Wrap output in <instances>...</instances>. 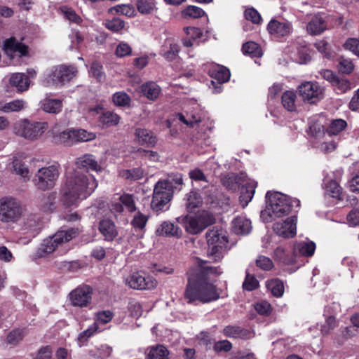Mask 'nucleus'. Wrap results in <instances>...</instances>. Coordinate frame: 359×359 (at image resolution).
Segmentation results:
<instances>
[{"mask_svg":"<svg viewBox=\"0 0 359 359\" xmlns=\"http://www.w3.org/2000/svg\"><path fill=\"white\" fill-rule=\"evenodd\" d=\"M327 15L325 13H317L310 15L306 25L307 32L312 36L321 34L327 28Z\"/></svg>","mask_w":359,"mask_h":359,"instance_id":"nucleus-14","label":"nucleus"},{"mask_svg":"<svg viewBox=\"0 0 359 359\" xmlns=\"http://www.w3.org/2000/svg\"><path fill=\"white\" fill-rule=\"evenodd\" d=\"M266 286L268 290L276 297H280L284 293L283 282L275 278L266 281Z\"/></svg>","mask_w":359,"mask_h":359,"instance_id":"nucleus-33","label":"nucleus"},{"mask_svg":"<svg viewBox=\"0 0 359 359\" xmlns=\"http://www.w3.org/2000/svg\"><path fill=\"white\" fill-rule=\"evenodd\" d=\"M25 101L22 100H15L12 102L6 103L1 108V110L5 113H10L14 111H20L24 109Z\"/></svg>","mask_w":359,"mask_h":359,"instance_id":"nucleus-49","label":"nucleus"},{"mask_svg":"<svg viewBox=\"0 0 359 359\" xmlns=\"http://www.w3.org/2000/svg\"><path fill=\"white\" fill-rule=\"evenodd\" d=\"M185 228L187 231L191 234H197L204 229L197 216L190 217L186 223Z\"/></svg>","mask_w":359,"mask_h":359,"instance_id":"nucleus-46","label":"nucleus"},{"mask_svg":"<svg viewBox=\"0 0 359 359\" xmlns=\"http://www.w3.org/2000/svg\"><path fill=\"white\" fill-rule=\"evenodd\" d=\"M78 71L76 67L59 65L54 67L46 79V85L62 86L74 79Z\"/></svg>","mask_w":359,"mask_h":359,"instance_id":"nucleus-11","label":"nucleus"},{"mask_svg":"<svg viewBox=\"0 0 359 359\" xmlns=\"http://www.w3.org/2000/svg\"><path fill=\"white\" fill-rule=\"evenodd\" d=\"M111 13H120L128 17H133L135 15V10L133 6L130 4H121L111 7L109 9Z\"/></svg>","mask_w":359,"mask_h":359,"instance_id":"nucleus-45","label":"nucleus"},{"mask_svg":"<svg viewBox=\"0 0 359 359\" xmlns=\"http://www.w3.org/2000/svg\"><path fill=\"white\" fill-rule=\"evenodd\" d=\"M182 184V175L180 173L170 176L168 180L158 181L154 189L151 202V209L156 212L168 210L169 203L173 197L174 189L180 190Z\"/></svg>","mask_w":359,"mask_h":359,"instance_id":"nucleus-3","label":"nucleus"},{"mask_svg":"<svg viewBox=\"0 0 359 359\" xmlns=\"http://www.w3.org/2000/svg\"><path fill=\"white\" fill-rule=\"evenodd\" d=\"M97 185L93 175L77 169L67 170L61 189L60 201L66 207L77 206L94 192Z\"/></svg>","mask_w":359,"mask_h":359,"instance_id":"nucleus-1","label":"nucleus"},{"mask_svg":"<svg viewBox=\"0 0 359 359\" xmlns=\"http://www.w3.org/2000/svg\"><path fill=\"white\" fill-rule=\"evenodd\" d=\"M119 175L128 180L135 181L140 180L144 176V170L141 168H135L128 170H121Z\"/></svg>","mask_w":359,"mask_h":359,"instance_id":"nucleus-37","label":"nucleus"},{"mask_svg":"<svg viewBox=\"0 0 359 359\" xmlns=\"http://www.w3.org/2000/svg\"><path fill=\"white\" fill-rule=\"evenodd\" d=\"M60 11L63 14L64 18L69 21L76 24H79L81 22V18L76 13L73 8L63 6L60 8Z\"/></svg>","mask_w":359,"mask_h":359,"instance_id":"nucleus-50","label":"nucleus"},{"mask_svg":"<svg viewBox=\"0 0 359 359\" xmlns=\"http://www.w3.org/2000/svg\"><path fill=\"white\" fill-rule=\"evenodd\" d=\"M74 164L79 170H84L88 174L89 170L97 172L102 170V165L97 162L96 158L90 154H86L76 158Z\"/></svg>","mask_w":359,"mask_h":359,"instance_id":"nucleus-18","label":"nucleus"},{"mask_svg":"<svg viewBox=\"0 0 359 359\" xmlns=\"http://www.w3.org/2000/svg\"><path fill=\"white\" fill-rule=\"evenodd\" d=\"M10 83L15 87L18 92H24L29 89L30 80L24 73H14L10 78Z\"/></svg>","mask_w":359,"mask_h":359,"instance_id":"nucleus-24","label":"nucleus"},{"mask_svg":"<svg viewBox=\"0 0 359 359\" xmlns=\"http://www.w3.org/2000/svg\"><path fill=\"white\" fill-rule=\"evenodd\" d=\"M347 126L346 121L343 119L332 120L330 126L326 128L325 132L329 135H336L344 130Z\"/></svg>","mask_w":359,"mask_h":359,"instance_id":"nucleus-40","label":"nucleus"},{"mask_svg":"<svg viewBox=\"0 0 359 359\" xmlns=\"http://www.w3.org/2000/svg\"><path fill=\"white\" fill-rule=\"evenodd\" d=\"M116 55L118 57H123L130 55L132 53V48L126 42H121L116 48Z\"/></svg>","mask_w":359,"mask_h":359,"instance_id":"nucleus-61","label":"nucleus"},{"mask_svg":"<svg viewBox=\"0 0 359 359\" xmlns=\"http://www.w3.org/2000/svg\"><path fill=\"white\" fill-rule=\"evenodd\" d=\"M302 100L313 104L323 99V89L317 82L306 81L298 87Z\"/></svg>","mask_w":359,"mask_h":359,"instance_id":"nucleus-12","label":"nucleus"},{"mask_svg":"<svg viewBox=\"0 0 359 359\" xmlns=\"http://www.w3.org/2000/svg\"><path fill=\"white\" fill-rule=\"evenodd\" d=\"M259 287V281L256 279L255 276L250 274L246 271V276L244 282L243 283V288L245 290L252 291Z\"/></svg>","mask_w":359,"mask_h":359,"instance_id":"nucleus-53","label":"nucleus"},{"mask_svg":"<svg viewBox=\"0 0 359 359\" xmlns=\"http://www.w3.org/2000/svg\"><path fill=\"white\" fill-rule=\"evenodd\" d=\"M257 187L256 182H249L241 189L240 201L246 205L252 198Z\"/></svg>","mask_w":359,"mask_h":359,"instance_id":"nucleus-32","label":"nucleus"},{"mask_svg":"<svg viewBox=\"0 0 359 359\" xmlns=\"http://www.w3.org/2000/svg\"><path fill=\"white\" fill-rule=\"evenodd\" d=\"M296 94L293 91L287 90L281 96L283 106L288 111H294L296 110Z\"/></svg>","mask_w":359,"mask_h":359,"instance_id":"nucleus-35","label":"nucleus"},{"mask_svg":"<svg viewBox=\"0 0 359 359\" xmlns=\"http://www.w3.org/2000/svg\"><path fill=\"white\" fill-rule=\"evenodd\" d=\"M169 351L163 345L152 346L149 348L146 359H169Z\"/></svg>","mask_w":359,"mask_h":359,"instance_id":"nucleus-34","label":"nucleus"},{"mask_svg":"<svg viewBox=\"0 0 359 359\" xmlns=\"http://www.w3.org/2000/svg\"><path fill=\"white\" fill-rule=\"evenodd\" d=\"M244 15L246 20H250L254 24H258L262 20L260 14L253 8L246 9Z\"/></svg>","mask_w":359,"mask_h":359,"instance_id":"nucleus-64","label":"nucleus"},{"mask_svg":"<svg viewBox=\"0 0 359 359\" xmlns=\"http://www.w3.org/2000/svg\"><path fill=\"white\" fill-rule=\"evenodd\" d=\"M46 122H30L24 119L17 122L14 126V133L29 140L39 139L47 129Z\"/></svg>","mask_w":359,"mask_h":359,"instance_id":"nucleus-8","label":"nucleus"},{"mask_svg":"<svg viewBox=\"0 0 359 359\" xmlns=\"http://www.w3.org/2000/svg\"><path fill=\"white\" fill-rule=\"evenodd\" d=\"M4 48L9 57H13L14 55L20 57L25 55L27 53L28 47L15 37H11L4 41Z\"/></svg>","mask_w":359,"mask_h":359,"instance_id":"nucleus-19","label":"nucleus"},{"mask_svg":"<svg viewBox=\"0 0 359 359\" xmlns=\"http://www.w3.org/2000/svg\"><path fill=\"white\" fill-rule=\"evenodd\" d=\"M184 206L187 211L193 212L202 204V197L199 192L193 189L187 194L184 198Z\"/></svg>","mask_w":359,"mask_h":359,"instance_id":"nucleus-26","label":"nucleus"},{"mask_svg":"<svg viewBox=\"0 0 359 359\" xmlns=\"http://www.w3.org/2000/svg\"><path fill=\"white\" fill-rule=\"evenodd\" d=\"M104 25L109 30L114 32H118L125 27L126 23L123 20L118 18H114L111 20H106Z\"/></svg>","mask_w":359,"mask_h":359,"instance_id":"nucleus-51","label":"nucleus"},{"mask_svg":"<svg viewBox=\"0 0 359 359\" xmlns=\"http://www.w3.org/2000/svg\"><path fill=\"white\" fill-rule=\"evenodd\" d=\"M95 133L84 129L70 128L55 134L53 139L55 143L65 146H72L79 142H88L95 139Z\"/></svg>","mask_w":359,"mask_h":359,"instance_id":"nucleus-6","label":"nucleus"},{"mask_svg":"<svg viewBox=\"0 0 359 359\" xmlns=\"http://www.w3.org/2000/svg\"><path fill=\"white\" fill-rule=\"evenodd\" d=\"M77 234L78 229L74 228L57 231L53 236L43 241L38 250L39 255L43 256V253L50 254L53 252L59 245L71 241Z\"/></svg>","mask_w":359,"mask_h":359,"instance_id":"nucleus-7","label":"nucleus"},{"mask_svg":"<svg viewBox=\"0 0 359 359\" xmlns=\"http://www.w3.org/2000/svg\"><path fill=\"white\" fill-rule=\"evenodd\" d=\"M119 116L109 111L102 113L100 116V123L107 127L116 126L119 123Z\"/></svg>","mask_w":359,"mask_h":359,"instance_id":"nucleus-41","label":"nucleus"},{"mask_svg":"<svg viewBox=\"0 0 359 359\" xmlns=\"http://www.w3.org/2000/svg\"><path fill=\"white\" fill-rule=\"evenodd\" d=\"M39 107L46 113L57 114L62 111L63 100L46 96L39 102Z\"/></svg>","mask_w":359,"mask_h":359,"instance_id":"nucleus-22","label":"nucleus"},{"mask_svg":"<svg viewBox=\"0 0 359 359\" xmlns=\"http://www.w3.org/2000/svg\"><path fill=\"white\" fill-rule=\"evenodd\" d=\"M252 228L251 221L245 216H238L232 222V230L236 234L247 235Z\"/></svg>","mask_w":359,"mask_h":359,"instance_id":"nucleus-23","label":"nucleus"},{"mask_svg":"<svg viewBox=\"0 0 359 359\" xmlns=\"http://www.w3.org/2000/svg\"><path fill=\"white\" fill-rule=\"evenodd\" d=\"M58 167L54 165L43 167L37 170L33 178L35 187L40 190L51 189L59 177Z\"/></svg>","mask_w":359,"mask_h":359,"instance_id":"nucleus-10","label":"nucleus"},{"mask_svg":"<svg viewBox=\"0 0 359 359\" xmlns=\"http://www.w3.org/2000/svg\"><path fill=\"white\" fill-rule=\"evenodd\" d=\"M316 250V244L312 242H302L294 245V255L311 257Z\"/></svg>","mask_w":359,"mask_h":359,"instance_id":"nucleus-30","label":"nucleus"},{"mask_svg":"<svg viewBox=\"0 0 359 359\" xmlns=\"http://www.w3.org/2000/svg\"><path fill=\"white\" fill-rule=\"evenodd\" d=\"M332 86L337 94H343L351 90V83L347 79L337 76Z\"/></svg>","mask_w":359,"mask_h":359,"instance_id":"nucleus-39","label":"nucleus"},{"mask_svg":"<svg viewBox=\"0 0 359 359\" xmlns=\"http://www.w3.org/2000/svg\"><path fill=\"white\" fill-rule=\"evenodd\" d=\"M120 202L128 209L129 212L136 210L135 200L131 194H123L119 198Z\"/></svg>","mask_w":359,"mask_h":359,"instance_id":"nucleus-59","label":"nucleus"},{"mask_svg":"<svg viewBox=\"0 0 359 359\" xmlns=\"http://www.w3.org/2000/svg\"><path fill=\"white\" fill-rule=\"evenodd\" d=\"M23 213V208L16 198L4 197L0 199V220L3 222H15Z\"/></svg>","mask_w":359,"mask_h":359,"instance_id":"nucleus-9","label":"nucleus"},{"mask_svg":"<svg viewBox=\"0 0 359 359\" xmlns=\"http://www.w3.org/2000/svg\"><path fill=\"white\" fill-rule=\"evenodd\" d=\"M136 6L142 14H150L156 9L155 0H137Z\"/></svg>","mask_w":359,"mask_h":359,"instance_id":"nucleus-43","label":"nucleus"},{"mask_svg":"<svg viewBox=\"0 0 359 359\" xmlns=\"http://www.w3.org/2000/svg\"><path fill=\"white\" fill-rule=\"evenodd\" d=\"M180 50V48L178 44L168 40L162 46V48L160 51V55H162L165 60L168 61H172L177 57Z\"/></svg>","mask_w":359,"mask_h":359,"instance_id":"nucleus-28","label":"nucleus"},{"mask_svg":"<svg viewBox=\"0 0 359 359\" xmlns=\"http://www.w3.org/2000/svg\"><path fill=\"white\" fill-rule=\"evenodd\" d=\"M102 70V66L99 62H94L91 65L90 74L97 80L101 81L104 77V72Z\"/></svg>","mask_w":359,"mask_h":359,"instance_id":"nucleus-63","label":"nucleus"},{"mask_svg":"<svg viewBox=\"0 0 359 359\" xmlns=\"http://www.w3.org/2000/svg\"><path fill=\"white\" fill-rule=\"evenodd\" d=\"M134 135L135 142L140 145L154 147L157 143L156 136L148 129L137 128Z\"/></svg>","mask_w":359,"mask_h":359,"instance_id":"nucleus-20","label":"nucleus"},{"mask_svg":"<svg viewBox=\"0 0 359 359\" xmlns=\"http://www.w3.org/2000/svg\"><path fill=\"white\" fill-rule=\"evenodd\" d=\"M24 229L35 236L41 229L39 219L35 215L29 216L24 222Z\"/></svg>","mask_w":359,"mask_h":359,"instance_id":"nucleus-44","label":"nucleus"},{"mask_svg":"<svg viewBox=\"0 0 359 359\" xmlns=\"http://www.w3.org/2000/svg\"><path fill=\"white\" fill-rule=\"evenodd\" d=\"M113 102L115 105L118 107H129L131 99L125 92H116L113 95Z\"/></svg>","mask_w":359,"mask_h":359,"instance_id":"nucleus-48","label":"nucleus"},{"mask_svg":"<svg viewBox=\"0 0 359 359\" xmlns=\"http://www.w3.org/2000/svg\"><path fill=\"white\" fill-rule=\"evenodd\" d=\"M156 232L160 236H168L180 238L182 231L180 228L170 222H163L157 229Z\"/></svg>","mask_w":359,"mask_h":359,"instance_id":"nucleus-27","label":"nucleus"},{"mask_svg":"<svg viewBox=\"0 0 359 359\" xmlns=\"http://www.w3.org/2000/svg\"><path fill=\"white\" fill-rule=\"evenodd\" d=\"M297 217L292 216L285 220L276 222L273 226L274 232L283 238H292L296 235Z\"/></svg>","mask_w":359,"mask_h":359,"instance_id":"nucleus-16","label":"nucleus"},{"mask_svg":"<svg viewBox=\"0 0 359 359\" xmlns=\"http://www.w3.org/2000/svg\"><path fill=\"white\" fill-rule=\"evenodd\" d=\"M210 76L214 79L211 81V85L214 88L213 92L219 93L222 90L221 84L227 82L230 79L229 70L224 67L217 66L209 72Z\"/></svg>","mask_w":359,"mask_h":359,"instance_id":"nucleus-17","label":"nucleus"},{"mask_svg":"<svg viewBox=\"0 0 359 359\" xmlns=\"http://www.w3.org/2000/svg\"><path fill=\"white\" fill-rule=\"evenodd\" d=\"M297 54L298 55V62L304 64L311 60L309 49L304 42L295 44Z\"/></svg>","mask_w":359,"mask_h":359,"instance_id":"nucleus-42","label":"nucleus"},{"mask_svg":"<svg viewBox=\"0 0 359 359\" xmlns=\"http://www.w3.org/2000/svg\"><path fill=\"white\" fill-rule=\"evenodd\" d=\"M266 198L269 200V205L267 212L270 217H281L288 215L293 207L299 208L300 201L297 198H292L280 193L266 194Z\"/></svg>","mask_w":359,"mask_h":359,"instance_id":"nucleus-4","label":"nucleus"},{"mask_svg":"<svg viewBox=\"0 0 359 359\" xmlns=\"http://www.w3.org/2000/svg\"><path fill=\"white\" fill-rule=\"evenodd\" d=\"M338 69L343 74H350L354 69V65L351 60L341 57L339 59Z\"/></svg>","mask_w":359,"mask_h":359,"instance_id":"nucleus-52","label":"nucleus"},{"mask_svg":"<svg viewBox=\"0 0 359 359\" xmlns=\"http://www.w3.org/2000/svg\"><path fill=\"white\" fill-rule=\"evenodd\" d=\"M13 168L15 172L20 175L23 178L27 177L29 178V169L27 165H25L21 160L14 159L13 161Z\"/></svg>","mask_w":359,"mask_h":359,"instance_id":"nucleus-55","label":"nucleus"},{"mask_svg":"<svg viewBox=\"0 0 359 359\" xmlns=\"http://www.w3.org/2000/svg\"><path fill=\"white\" fill-rule=\"evenodd\" d=\"M143 95L151 100H156L160 93L161 88L154 82H148L141 86Z\"/></svg>","mask_w":359,"mask_h":359,"instance_id":"nucleus-31","label":"nucleus"},{"mask_svg":"<svg viewBox=\"0 0 359 359\" xmlns=\"http://www.w3.org/2000/svg\"><path fill=\"white\" fill-rule=\"evenodd\" d=\"M256 265L257 267L264 271H269L273 267L272 260L265 256L260 255L256 259Z\"/></svg>","mask_w":359,"mask_h":359,"instance_id":"nucleus-57","label":"nucleus"},{"mask_svg":"<svg viewBox=\"0 0 359 359\" xmlns=\"http://www.w3.org/2000/svg\"><path fill=\"white\" fill-rule=\"evenodd\" d=\"M24 331L20 329L12 330L7 336V342L9 344L15 346L23 339Z\"/></svg>","mask_w":359,"mask_h":359,"instance_id":"nucleus-54","label":"nucleus"},{"mask_svg":"<svg viewBox=\"0 0 359 359\" xmlns=\"http://www.w3.org/2000/svg\"><path fill=\"white\" fill-rule=\"evenodd\" d=\"M184 297L188 304H193L196 301L207 304L219 299L220 292L213 283L194 274H189Z\"/></svg>","mask_w":359,"mask_h":359,"instance_id":"nucleus-2","label":"nucleus"},{"mask_svg":"<svg viewBox=\"0 0 359 359\" xmlns=\"http://www.w3.org/2000/svg\"><path fill=\"white\" fill-rule=\"evenodd\" d=\"M126 283L133 289L151 290L156 286L157 282L150 276H144L140 272H135L126 279Z\"/></svg>","mask_w":359,"mask_h":359,"instance_id":"nucleus-13","label":"nucleus"},{"mask_svg":"<svg viewBox=\"0 0 359 359\" xmlns=\"http://www.w3.org/2000/svg\"><path fill=\"white\" fill-rule=\"evenodd\" d=\"M242 51L244 55H248L252 57H259L262 55L259 46L253 41L245 43L243 45Z\"/></svg>","mask_w":359,"mask_h":359,"instance_id":"nucleus-38","label":"nucleus"},{"mask_svg":"<svg viewBox=\"0 0 359 359\" xmlns=\"http://www.w3.org/2000/svg\"><path fill=\"white\" fill-rule=\"evenodd\" d=\"M205 237L208 245L207 252L210 262H218L223 258V250L226 248L228 238L222 229L213 228L209 229Z\"/></svg>","mask_w":359,"mask_h":359,"instance_id":"nucleus-5","label":"nucleus"},{"mask_svg":"<svg viewBox=\"0 0 359 359\" xmlns=\"http://www.w3.org/2000/svg\"><path fill=\"white\" fill-rule=\"evenodd\" d=\"M268 30L271 35L276 37H284L291 34L292 24L289 22H280L271 20L268 24Z\"/></svg>","mask_w":359,"mask_h":359,"instance_id":"nucleus-21","label":"nucleus"},{"mask_svg":"<svg viewBox=\"0 0 359 359\" xmlns=\"http://www.w3.org/2000/svg\"><path fill=\"white\" fill-rule=\"evenodd\" d=\"M99 231L104 240L111 241L118 235L114 223L109 219H103L99 224Z\"/></svg>","mask_w":359,"mask_h":359,"instance_id":"nucleus-25","label":"nucleus"},{"mask_svg":"<svg viewBox=\"0 0 359 359\" xmlns=\"http://www.w3.org/2000/svg\"><path fill=\"white\" fill-rule=\"evenodd\" d=\"M222 273L219 267L201 266L196 272H191L189 274H194V276H199L207 280V276L210 275L219 276Z\"/></svg>","mask_w":359,"mask_h":359,"instance_id":"nucleus-36","label":"nucleus"},{"mask_svg":"<svg viewBox=\"0 0 359 359\" xmlns=\"http://www.w3.org/2000/svg\"><path fill=\"white\" fill-rule=\"evenodd\" d=\"M148 221V217L140 212H137L131 222L133 227L142 230Z\"/></svg>","mask_w":359,"mask_h":359,"instance_id":"nucleus-56","label":"nucleus"},{"mask_svg":"<svg viewBox=\"0 0 359 359\" xmlns=\"http://www.w3.org/2000/svg\"><path fill=\"white\" fill-rule=\"evenodd\" d=\"M196 216L204 229L215 223V219L214 217L208 212H202Z\"/></svg>","mask_w":359,"mask_h":359,"instance_id":"nucleus-62","label":"nucleus"},{"mask_svg":"<svg viewBox=\"0 0 359 359\" xmlns=\"http://www.w3.org/2000/svg\"><path fill=\"white\" fill-rule=\"evenodd\" d=\"M337 326V322L334 316H328L324 324L321 325L320 331L323 334L325 335L330 333V332L334 330Z\"/></svg>","mask_w":359,"mask_h":359,"instance_id":"nucleus-60","label":"nucleus"},{"mask_svg":"<svg viewBox=\"0 0 359 359\" xmlns=\"http://www.w3.org/2000/svg\"><path fill=\"white\" fill-rule=\"evenodd\" d=\"M222 184L229 190H236L238 187L239 178L234 173H229L222 177Z\"/></svg>","mask_w":359,"mask_h":359,"instance_id":"nucleus-47","label":"nucleus"},{"mask_svg":"<svg viewBox=\"0 0 359 359\" xmlns=\"http://www.w3.org/2000/svg\"><path fill=\"white\" fill-rule=\"evenodd\" d=\"M69 295L73 306L86 307L91 302L92 289L88 285H83L72 290Z\"/></svg>","mask_w":359,"mask_h":359,"instance_id":"nucleus-15","label":"nucleus"},{"mask_svg":"<svg viewBox=\"0 0 359 359\" xmlns=\"http://www.w3.org/2000/svg\"><path fill=\"white\" fill-rule=\"evenodd\" d=\"M346 50H350L359 57V39L355 38L348 39L344 44Z\"/></svg>","mask_w":359,"mask_h":359,"instance_id":"nucleus-58","label":"nucleus"},{"mask_svg":"<svg viewBox=\"0 0 359 359\" xmlns=\"http://www.w3.org/2000/svg\"><path fill=\"white\" fill-rule=\"evenodd\" d=\"M224 336L230 338L235 339H248L250 335V332L241 327L239 326H226L222 331Z\"/></svg>","mask_w":359,"mask_h":359,"instance_id":"nucleus-29","label":"nucleus"}]
</instances>
